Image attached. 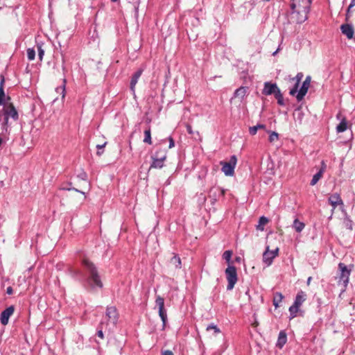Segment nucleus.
<instances>
[{
    "instance_id": "nucleus-36",
    "label": "nucleus",
    "mask_w": 355,
    "mask_h": 355,
    "mask_svg": "<svg viewBox=\"0 0 355 355\" xmlns=\"http://www.w3.org/2000/svg\"><path fill=\"white\" fill-rule=\"evenodd\" d=\"M27 57L29 60H33L35 57V51L33 48L27 49Z\"/></svg>"
},
{
    "instance_id": "nucleus-6",
    "label": "nucleus",
    "mask_w": 355,
    "mask_h": 355,
    "mask_svg": "<svg viewBox=\"0 0 355 355\" xmlns=\"http://www.w3.org/2000/svg\"><path fill=\"white\" fill-rule=\"evenodd\" d=\"M155 304L158 306L159 315L162 321V326L164 327L167 322V313L164 308V299L160 295L156 296Z\"/></svg>"
},
{
    "instance_id": "nucleus-54",
    "label": "nucleus",
    "mask_w": 355,
    "mask_h": 355,
    "mask_svg": "<svg viewBox=\"0 0 355 355\" xmlns=\"http://www.w3.org/2000/svg\"><path fill=\"white\" fill-rule=\"evenodd\" d=\"M351 6H355V0H351Z\"/></svg>"
},
{
    "instance_id": "nucleus-5",
    "label": "nucleus",
    "mask_w": 355,
    "mask_h": 355,
    "mask_svg": "<svg viewBox=\"0 0 355 355\" xmlns=\"http://www.w3.org/2000/svg\"><path fill=\"white\" fill-rule=\"evenodd\" d=\"M237 162L236 155H232L228 162H220L221 171L226 176H232L234 174V168Z\"/></svg>"
},
{
    "instance_id": "nucleus-53",
    "label": "nucleus",
    "mask_w": 355,
    "mask_h": 355,
    "mask_svg": "<svg viewBox=\"0 0 355 355\" xmlns=\"http://www.w3.org/2000/svg\"><path fill=\"white\" fill-rule=\"evenodd\" d=\"M72 189L73 188H69V187L62 188V189H63V190H68V191H71V190H72Z\"/></svg>"
},
{
    "instance_id": "nucleus-4",
    "label": "nucleus",
    "mask_w": 355,
    "mask_h": 355,
    "mask_svg": "<svg viewBox=\"0 0 355 355\" xmlns=\"http://www.w3.org/2000/svg\"><path fill=\"white\" fill-rule=\"evenodd\" d=\"M225 272L228 282L227 286V290L231 291L233 289L234 285L236 284L238 280L236 267L234 266L229 265L228 267L226 268Z\"/></svg>"
},
{
    "instance_id": "nucleus-37",
    "label": "nucleus",
    "mask_w": 355,
    "mask_h": 355,
    "mask_svg": "<svg viewBox=\"0 0 355 355\" xmlns=\"http://www.w3.org/2000/svg\"><path fill=\"white\" fill-rule=\"evenodd\" d=\"M344 224L346 228L352 230L353 229V222L349 219L348 216H346L344 219Z\"/></svg>"
},
{
    "instance_id": "nucleus-38",
    "label": "nucleus",
    "mask_w": 355,
    "mask_h": 355,
    "mask_svg": "<svg viewBox=\"0 0 355 355\" xmlns=\"http://www.w3.org/2000/svg\"><path fill=\"white\" fill-rule=\"evenodd\" d=\"M232 255V252L230 250H226L224 252L223 254V258L228 263L230 262L231 258Z\"/></svg>"
},
{
    "instance_id": "nucleus-29",
    "label": "nucleus",
    "mask_w": 355,
    "mask_h": 355,
    "mask_svg": "<svg viewBox=\"0 0 355 355\" xmlns=\"http://www.w3.org/2000/svg\"><path fill=\"white\" fill-rule=\"evenodd\" d=\"M43 43L42 42H37L36 47L38 53V58L40 61L42 60L43 57L44 55V49H43Z\"/></svg>"
},
{
    "instance_id": "nucleus-3",
    "label": "nucleus",
    "mask_w": 355,
    "mask_h": 355,
    "mask_svg": "<svg viewBox=\"0 0 355 355\" xmlns=\"http://www.w3.org/2000/svg\"><path fill=\"white\" fill-rule=\"evenodd\" d=\"M338 268L339 272L338 284V285L342 286V292H344L348 285L349 276L354 266L352 264L346 265L344 263L340 262L338 263Z\"/></svg>"
},
{
    "instance_id": "nucleus-41",
    "label": "nucleus",
    "mask_w": 355,
    "mask_h": 355,
    "mask_svg": "<svg viewBox=\"0 0 355 355\" xmlns=\"http://www.w3.org/2000/svg\"><path fill=\"white\" fill-rule=\"evenodd\" d=\"M259 225L257 226V228L261 230H263V227H260L261 225H264L265 224H266L268 222V220L267 218H266L265 216H261L260 218H259Z\"/></svg>"
},
{
    "instance_id": "nucleus-20",
    "label": "nucleus",
    "mask_w": 355,
    "mask_h": 355,
    "mask_svg": "<svg viewBox=\"0 0 355 355\" xmlns=\"http://www.w3.org/2000/svg\"><path fill=\"white\" fill-rule=\"evenodd\" d=\"M247 93V87H241L235 90L234 93V98H239L241 101L244 98Z\"/></svg>"
},
{
    "instance_id": "nucleus-13",
    "label": "nucleus",
    "mask_w": 355,
    "mask_h": 355,
    "mask_svg": "<svg viewBox=\"0 0 355 355\" xmlns=\"http://www.w3.org/2000/svg\"><path fill=\"white\" fill-rule=\"evenodd\" d=\"M15 311L14 306H10L3 310L1 313L0 321L3 325L8 323L10 317L13 314Z\"/></svg>"
},
{
    "instance_id": "nucleus-28",
    "label": "nucleus",
    "mask_w": 355,
    "mask_h": 355,
    "mask_svg": "<svg viewBox=\"0 0 355 355\" xmlns=\"http://www.w3.org/2000/svg\"><path fill=\"white\" fill-rule=\"evenodd\" d=\"M4 77L1 76V81H0V105H3L4 103L5 93L3 89L4 85Z\"/></svg>"
},
{
    "instance_id": "nucleus-47",
    "label": "nucleus",
    "mask_w": 355,
    "mask_h": 355,
    "mask_svg": "<svg viewBox=\"0 0 355 355\" xmlns=\"http://www.w3.org/2000/svg\"><path fill=\"white\" fill-rule=\"evenodd\" d=\"M97 336L101 338H104V335H103V332L102 331V329H99L98 331H97Z\"/></svg>"
},
{
    "instance_id": "nucleus-16",
    "label": "nucleus",
    "mask_w": 355,
    "mask_h": 355,
    "mask_svg": "<svg viewBox=\"0 0 355 355\" xmlns=\"http://www.w3.org/2000/svg\"><path fill=\"white\" fill-rule=\"evenodd\" d=\"M9 118L6 115L0 116V125L1 126L2 132L7 134L10 128Z\"/></svg>"
},
{
    "instance_id": "nucleus-31",
    "label": "nucleus",
    "mask_w": 355,
    "mask_h": 355,
    "mask_svg": "<svg viewBox=\"0 0 355 355\" xmlns=\"http://www.w3.org/2000/svg\"><path fill=\"white\" fill-rule=\"evenodd\" d=\"M171 263L175 266L176 268H180L182 266V262L180 257L178 254H175L171 259Z\"/></svg>"
},
{
    "instance_id": "nucleus-56",
    "label": "nucleus",
    "mask_w": 355,
    "mask_h": 355,
    "mask_svg": "<svg viewBox=\"0 0 355 355\" xmlns=\"http://www.w3.org/2000/svg\"><path fill=\"white\" fill-rule=\"evenodd\" d=\"M302 116H303V114L300 112V116H299V118H300V119H302Z\"/></svg>"
},
{
    "instance_id": "nucleus-40",
    "label": "nucleus",
    "mask_w": 355,
    "mask_h": 355,
    "mask_svg": "<svg viewBox=\"0 0 355 355\" xmlns=\"http://www.w3.org/2000/svg\"><path fill=\"white\" fill-rule=\"evenodd\" d=\"M354 6H351V3L349 4V6H348L347 9V12H346V14H345V20L347 21H348L349 20V19L352 17V8H353Z\"/></svg>"
},
{
    "instance_id": "nucleus-2",
    "label": "nucleus",
    "mask_w": 355,
    "mask_h": 355,
    "mask_svg": "<svg viewBox=\"0 0 355 355\" xmlns=\"http://www.w3.org/2000/svg\"><path fill=\"white\" fill-rule=\"evenodd\" d=\"M83 263L86 270V284L92 290L103 288L96 267L88 260H84Z\"/></svg>"
},
{
    "instance_id": "nucleus-18",
    "label": "nucleus",
    "mask_w": 355,
    "mask_h": 355,
    "mask_svg": "<svg viewBox=\"0 0 355 355\" xmlns=\"http://www.w3.org/2000/svg\"><path fill=\"white\" fill-rule=\"evenodd\" d=\"M302 78H303V73H298L296 75V76L293 78V80H295L296 82H295V84L293 86V87L292 89H291V90L289 92L290 95L295 96L296 94V93L297 92L299 84H300V81L302 80Z\"/></svg>"
},
{
    "instance_id": "nucleus-35",
    "label": "nucleus",
    "mask_w": 355,
    "mask_h": 355,
    "mask_svg": "<svg viewBox=\"0 0 355 355\" xmlns=\"http://www.w3.org/2000/svg\"><path fill=\"white\" fill-rule=\"evenodd\" d=\"M323 173H322V171H318V173H316L313 176V178L310 182V184L311 186H313L315 185V184H317V182L320 180V179L322 178Z\"/></svg>"
},
{
    "instance_id": "nucleus-45",
    "label": "nucleus",
    "mask_w": 355,
    "mask_h": 355,
    "mask_svg": "<svg viewBox=\"0 0 355 355\" xmlns=\"http://www.w3.org/2000/svg\"><path fill=\"white\" fill-rule=\"evenodd\" d=\"M326 167H327V166H326L325 162L324 161H322V162H321V168L319 170V171H322V173H324V171L326 169Z\"/></svg>"
},
{
    "instance_id": "nucleus-33",
    "label": "nucleus",
    "mask_w": 355,
    "mask_h": 355,
    "mask_svg": "<svg viewBox=\"0 0 355 355\" xmlns=\"http://www.w3.org/2000/svg\"><path fill=\"white\" fill-rule=\"evenodd\" d=\"M266 126L263 124H257V125L250 127L249 132L252 135H254L257 134V132L259 129H265Z\"/></svg>"
},
{
    "instance_id": "nucleus-22",
    "label": "nucleus",
    "mask_w": 355,
    "mask_h": 355,
    "mask_svg": "<svg viewBox=\"0 0 355 355\" xmlns=\"http://www.w3.org/2000/svg\"><path fill=\"white\" fill-rule=\"evenodd\" d=\"M225 193V190L220 187H215L212 188L210 190L211 196H213L214 197V200H216L217 196H223Z\"/></svg>"
},
{
    "instance_id": "nucleus-19",
    "label": "nucleus",
    "mask_w": 355,
    "mask_h": 355,
    "mask_svg": "<svg viewBox=\"0 0 355 355\" xmlns=\"http://www.w3.org/2000/svg\"><path fill=\"white\" fill-rule=\"evenodd\" d=\"M287 341L286 334L284 331H281L278 336L276 346L279 348H282Z\"/></svg>"
},
{
    "instance_id": "nucleus-57",
    "label": "nucleus",
    "mask_w": 355,
    "mask_h": 355,
    "mask_svg": "<svg viewBox=\"0 0 355 355\" xmlns=\"http://www.w3.org/2000/svg\"><path fill=\"white\" fill-rule=\"evenodd\" d=\"M113 2H116L118 0H112Z\"/></svg>"
},
{
    "instance_id": "nucleus-8",
    "label": "nucleus",
    "mask_w": 355,
    "mask_h": 355,
    "mask_svg": "<svg viewBox=\"0 0 355 355\" xmlns=\"http://www.w3.org/2000/svg\"><path fill=\"white\" fill-rule=\"evenodd\" d=\"M2 115H6L13 121H17L19 117L18 112L12 104H9L3 107L0 111V116Z\"/></svg>"
},
{
    "instance_id": "nucleus-14",
    "label": "nucleus",
    "mask_w": 355,
    "mask_h": 355,
    "mask_svg": "<svg viewBox=\"0 0 355 355\" xmlns=\"http://www.w3.org/2000/svg\"><path fill=\"white\" fill-rule=\"evenodd\" d=\"M329 203L332 206L331 212L333 213L338 205H343V202L338 193H334L328 198Z\"/></svg>"
},
{
    "instance_id": "nucleus-21",
    "label": "nucleus",
    "mask_w": 355,
    "mask_h": 355,
    "mask_svg": "<svg viewBox=\"0 0 355 355\" xmlns=\"http://www.w3.org/2000/svg\"><path fill=\"white\" fill-rule=\"evenodd\" d=\"M153 162L150 165L151 168H161L164 165V161L166 159V156H163L161 158H153Z\"/></svg>"
},
{
    "instance_id": "nucleus-34",
    "label": "nucleus",
    "mask_w": 355,
    "mask_h": 355,
    "mask_svg": "<svg viewBox=\"0 0 355 355\" xmlns=\"http://www.w3.org/2000/svg\"><path fill=\"white\" fill-rule=\"evenodd\" d=\"M275 97L277 99V103L279 105H281V106L285 105L284 99L283 95H282L280 89L275 94Z\"/></svg>"
},
{
    "instance_id": "nucleus-46",
    "label": "nucleus",
    "mask_w": 355,
    "mask_h": 355,
    "mask_svg": "<svg viewBox=\"0 0 355 355\" xmlns=\"http://www.w3.org/2000/svg\"><path fill=\"white\" fill-rule=\"evenodd\" d=\"M162 355H174L172 351L171 350H165L162 352Z\"/></svg>"
},
{
    "instance_id": "nucleus-7",
    "label": "nucleus",
    "mask_w": 355,
    "mask_h": 355,
    "mask_svg": "<svg viewBox=\"0 0 355 355\" xmlns=\"http://www.w3.org/2000/svg\"><path fill=\"white\" fill-rule=\"evenodd\" d=\"M279 254V248H276L273 250H269V246H267L266 250L263 253V262L266 266H270L273 259Z\"/></svg>"
},
{
    "instance_id": "nucleus-11",
    "label": "nucleus",
    "mask_w": 355,
    "mask_h": 355,
    "mask_svg": "<svg viewBox=\"0 0 355 355\" xmlns=\"http://www.w3.org/2000/svg\"><path fill=\"white\" fill-rule=\"evenodd\" d=\"M279 90L276 83H272L270 82H266L262 89V94L266 96L271 94L275 95V94Z\"/></svg>"
},
{
    "instance_id": "nucleus-50",
    "label": "nucleus",
    "mask_w": 355,
    "mask_h": 355,
    "mask_svg": "<svg viewBox=\"0 0 355 355\" xmlns=\"http://www.w3.org/2000/svg\"><path fill=\"white\" fill-rule=\"evenodd\" d=\"M6 293L8 294H10V295L12 294V288L11 287H8Z\"/></svg>"
},
{
    "instance_id": "nucleus-1",
    "label": "nucleus",
    "mask_w": 355,
    "mask_h": 355,
    "mask_svg": "<svg viewBox=\"0 0 355 355\" xmlns=\"http://www.w3.org/2000/svg\"><path fill=\"white\" fill-rule=\"evenodd\" d=\"M311 0H292L291 3V19L302 24L308 19Z\"/></svg>"
},
{
    "instance_id": "nucleus-24",
    "label": "nucleus",
    "mask_w": 355,
    "mask_h": 355,
    "mask_svg": "<svg viewBox=\"0 0 355 355\" xmlns=\"http://www.w3.org/2000/svg\"><path fill=\"white\" fill-rule=\"evenodd\" d=\"M283 298H284L283 295L279 292H277L274 294L272 304L276 309L277 307H279V304L282 302Z\"/></svg>"
},
{
    "instance_id": "nucleus-12",
    "label": "nucleus",
    "mask_w": 355,
    "mask_h": 355,
    "mask_svg": "<svg viewBox=\"0 0 355 355\" xmlns=\"http://www.w3.org/2000/svg\"><path fill=\"white\" fill-rule=\"evenodd\" d=\"M341 33L347 37L348 40L354 38V28L351 24H343L340 26Z\"/></svg>"
},
{
    "instance_id": "nucleus-55",
    "label": "nucleus",
    "mask_w": 355,
    "mask_h": 355,
    "mask_svg": "<svg viewBox=\"0 0 355 355\" xmlns=\"http://www.w3.org/2000/svg\"><path fill=\"white\" fill-rule=\"evenodd\" d=\"M279 48H278L275 51H274V52L272 53V55H277V52H278V51H279Z\"/></svg>"
},
{
    "instance_id": "nucleus-9",
    "label": "nucleus",
    "mask_w": 355,
    "mask_h": 355,
    "mask_svg": "<svg viewBox=\"0 0 355 355\" xmlns=\"http://www.w3.org/2000/svg\"><path fill=\"white\" fill-rule=\"evenodd\" d=\"M311 80V78L310 76L306 77L300 90H297V92L296 93V98L297 101H301L306 94L310 86Z\"/></svg>"
},
{
    "instance_id": "nucleus-49",
    "label": "nucleus",
    "mask_w": 355,
    "mask_h": 355,
    "mask_svg": "<svg viewBox=\"0 0 355 355\" xmlns=\"http://www.w3.org/2000/svg\"><path fill=\"white\" fill-rule=\"evenodd\" d=\"M187 132L189 133V134H192V129H191V125H187Z\"/></svg>"
},
{
    "instance_id": "nucleus-39",
    "label": "nucleus",
    "mask_w": 355,
    "mask_h": 355,
    "mask_svg": "<svg viewBox=\"0 0 355 355\" xmlns=\"http://www.w3.org/2000/svg\"><path fill=\"white\" fill-rule=\"evenodd\" d=\"M107 145V142H104L103 144H98L96 145V148H97V152H96V154L97 155L100 156L103 154V150L101 151V150H103L105 146Z\"/></svg>"
},
{
    "instance_id": "nucleus-15",
    "label": "nucleus",
    "mask_w": 355,
    "mask_h": 355,
    "mask_svg": "<svg viewBox=\"0 0 355 355\" xmlns=\"http://www.w3.org/2000/svg\"><path fill=\"white\" fill-rule=\"evenodd\" d=\"M144 71V69L140 68L136 72H135L130 80V89L131 92L135 94V86L138 82V80L141 77L142 73Z\"/></svg>"
},
{
    "instance_id": "nucleus-43",
    "label": "nucleus",
    "mask_w": 355,
    "mask_h": 355,
    "mask_svg": "<svg viewBox=\"0 0 355 355\" xmlns=\"http://www.w3.org/2000/svg\"><path fill=\"white\" fill-rule=\"evenodd\" d=\"M78 178L81 180H86L87 178V175L85 172H83L78 175Z\"/></svg>"
},
{
    "instance_id": "nucleus-52",
    "label": "nucleus",
    "mask_w": 355,
    "mask_h": 355,
    "mask_svg": "<svg viewBox=\"0 0 355 355\" xmlns=\"http://www.w3.org/2000/svg\"><path fill=\"white\" fill-rule=\"evenodd\" d=\"M72 190H73V191H75L76 192H79V193H81L83 194H85V193L83 191H80V190H78L77 189L73 188Z\"/></svg>"
},
{
    "instance_id": "nucleus-17",
    "label": "nucleus",
    "mask_w": 355,
    "mask_h": 355,
    "mask_svg": "<svg viewBox=\"0 0 355 355\" xmlns=\"http://www.w3.org/2000/svg\"><path fill=\"white\" fill-rule=\"evenodd\" d=\"M306 294L304 291H300L297 293L295 298L294 300L293 304L297 306L298 307H300L301 305L306 300Z\"/></svg>"
},
{
    "instance_id": "nucleus-30",
    "label": "nucleus",
    "mask_w": 355,
    "mask_h": 355,
    "mask_svg": "<svg viewBox=\"0 0 355 355\" xmlns=\"http://www.w3.org/2000/svg\"><path fill=\"white\" fill-rule=\"evenodd\" d=\"M144 143H146V144H152V140H151V130H150V128L148 127V128H146L144 131Z\"/></svg>"
},
{
    "instance_id": "nucleus-48",
    "label": "nucleus",
    "mask_w": 355,
    "mask_h": 355,
    "mask_svg": "<svg viewBox=\"0 0 355 355\" xmlns=\"http://www.w3.org/2000/svg\"><path fill=\"white\" fill-rule=\"evenodd\" d=\"M62 71H63L64 73H65V71H67V68H66V66H65V60H64V58H62Z\"/></svg>"
},
{
    "instance_id": "nucleus-44",
    "label": "nucleus",
    "mask_w": 355,
    "mask_h": 355,
    "mask_svg": "<svg viewBox=\"0 0 355 355\" xmlns=\"http://www.w3.org/2000/svg\"><path fill=\"white\" fill-rule=\"evenodd\" d=\"M168 141H169V146H168L169 148H171L174 147L175 142H174L173 139L171 137H168Z\"/></svg>"
},
{
    "instance_id": "nucleus-42",
    "label": "nucleus",
    "mask_w": 355,
    "mask_h": 355,
    "mask_svg": "<svg viewBox=\"0 0 355 355\" xmlns=\"http://www.w3.org/2000/svg\"><path fill=\"white\" fill-rule=\"evenodd\" d=\"M278 139V134L275 132H272L269 136V141L272 142Z\"/></svg>"
},
{
    "instance_id": "nucleus-27",
    "label": "nucleus",
    "mask_w": 355,
    "mask_h": 355,
    "mask_svg": "<svg viewBox=\"0 0 355 355\" xmlns=\"http://www.w3.org/2000/svg\"><path fill=\"white\" fill-rule=\"evenodd\" d=\"M208 332L213 331V335L216 336L220 333V329L214 323H210L206 327Z\"/></svg>"
},
{
    "instance_id": "nucleus-26",
    "label": "nucleus",
    "mask_w": 355,
    "mask_h": 355,
    "mask_svg": "<svg viewBox=\"0 0 355 355\" xmlns=\"http://www.w3.org/2000/svg\"><path fill=\"white\" fill-rule=\"evenodd\" d=\"M293 227L297 232H301L304 230L305 225L296 218L293 221Z\"/></svg>"
},
{
    "instance_id": "nucleus-23",
    "label": "nucleus",
    "mask_w": 355,
    "mask_h": 355,
    "mask_svg": "<svg viewBox=\"0 0 355 355\" xmlns=\"http://www.w3.org/2000/svg\"><path fill=\"white\" fill-rule=\"evenodd\" d=\"M66 84H67V80H66V78H64L62 79V85L55 89V92L58 94H60L62 95V99L64 98L65 94H66Z\"/></svg>"
},
{
    "instance_id": "nucleus-10",
    "label": "nucleus",
    "mask_w": 355,
    "mask_h": 355,
    "mask_svg": "<svg viewBox=\"0 0 355 355\" xmlns=\"http://www.w3.org/2000/svg\"><path fill=\"white\" fill-rule=\"evenodd\" d=\"M105 316L107 321L113 325H116L119 319V314L115 306H110L106 309Z\"/></svg>"
},
{
    "instance_id": "nucleus-51",
    "label": "nucleus",
    "mask_w": 355,
    "mask_h": 355,
    "mask_svg": "<svg viewBox=\"0 0 355 355\" xmlns=\"http://www.w3.org/2000/svg\"><path fill=\"white\" fill-rule=\"evenodd\" d=\"M311 279H312V277H309L307 279V281H306V284H307V285H309V284H310Z\"/></svg>"
},
{
    "instance_id": "nucleus-25",
    "label": "nucleus",
    "mask_w": 355,
    "mask_h": 355,
    "mask_svg": "<svg viewBox=\"0 0 355 355\" xmlns=\"http://www.w3.org/2000/svg\"><path fill=\"white\" fill-rule=\"evenodd\" d=\"M347 121L345 118H343L340 123L336 126V132L338 133L343 132L347 129Z\"/></svg>"
},
{
    "instance_id": "nucleus-32",
    "label": "nucleus",
    "mask_w": 355,
    "mask_h": 355,
    "mask_svg": "<svg viewBox=\"0 0 355 355\" xmlns=\"http://www.w3.org/2000/svg\"><path fill=\"white\" fill-rule=\"evenodd\" d=\"M299 309H300V307H298L297 306L295 305L294 304H293V305H291L289 307L288 311H289V313H290V318H294L295 317L297 316V313L299 311Z\"/></svg>"
}]
</instances>
